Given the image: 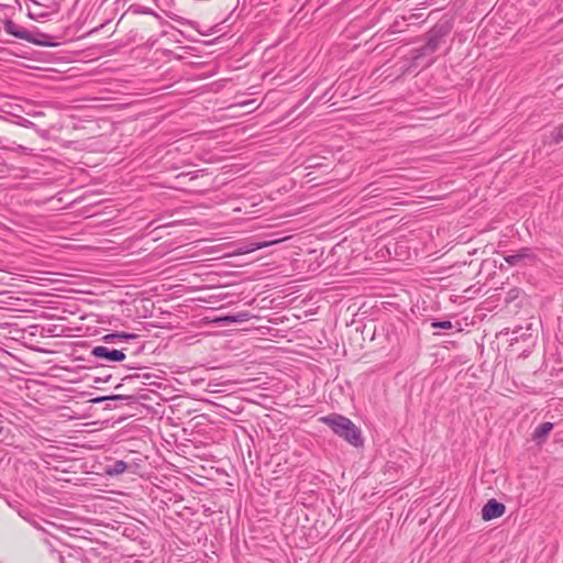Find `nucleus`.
<instances>
[{"instance_id": "12", "label": "nucleus", "mask_w": 563, "mask_h": 563, "mask_svg": "<svg viewBox=\"0 0 563 563\" xmlns=\"http://www.w3.org/2000/svg\"><path fill=\"white\" fill-rule=\"evenodd\" d=\"M119 335L118 339H123V340H130V339H135L137 335L136 334H133V333H125V332H122V333H118Z\"/></svg>"}, {"instance_id": "5", "label": "nucleus", "mask_w": 563, "mask_h": 563, "mask_svg": "<svg viewBox=\"0 0 563 563\" xmlns=\"http://www.w3.org/2000/svg\"><path fill=\"white\" fill-rule=\"evenodd\" d=\"M91 354L97 358H103L110 362H122L125 360V354L122 351L110 350L103 345L95 346Z\"/></svg>"}, {"instance_id": "16", "label": "nucleus", "mask_w": 563, "mask_h": 563, "mask_svg": "<svg viewBox=\"0 0 563 563\" xmlns=\"http://www.w3.org/2000/svg\"><path fill=\"white\" fill-rule=\"evenodd\" d=\"M45 15H46V14H40V15H38V13H35V16H38V19H40V18H43V16H45Z\"/></svg>"}, {"instance_id": "2", "label": "nucleus", "mask_w": 563, "mask_h": 563, "mask_svg": "<svg viewBox=\"0 0 563 563\" xmlns=\"http://www.w3.org/2000/svg\"><path fill=\"white\" fill-rule=\"evenodd\" d=\"M4 31L7 33L15 36L16 38L25 40L27 42H31V43L37 44V45H47V43L34 38L29 31L24 30L23 27H21L20 25H18L16 23H14L11 20H8L4 22Z\"/></svg>"}, {"instance_id": "14", "label": "nucleus", "mask_w": 563, "mask_h": 563, "mask_svg": "<svg viewBox=\"0 0 563 563\" xmlns=\"http://www.w3.org/2000/svg\"><path fill=\"white\" fill-rule=\"evenodd\" d=\"M117 333H110L103 336V341L109 343L112 342L114 339H118Z\"/></svg>"}, {"instance_id": "15", "label": "nucleus", "mask_w": 563, "mask_h": 563, "mask_svg": "<svg viewBox=\"0 0 563 563\" xmlns=\"http://www.w3.org/2000/svg\"><path fill=\"white\" fill-rule=\"evenodd\" d=\"M29 16L32 19V20H38V16H35L34 13L32 12H29Z\"/></svg>"}, {"instance_id": "6", "label": "nucleus", "mask_w": 563, "mask_h": 563, "mask_svg": "<svg viewBox=\"0 0 563 563\" xmlns=\"http://www.w3.org/2000/svg\"><path fill=\"white\" fill-rule=\"evenodd\" d=\"M287 238H280L272 241H264V242H250L239 249L240 254H247L251 252H254L256 250H261L274 244H277L279 242L285 241Z\"/></svg>"}, {"instance_id": "4", "label": "nucleus", "mask_w": 563, "mask_h": 563, "mask_svg": "<svg viewBox=\"0 0 563 563\" xmlns=\"http://www.w3.org/2000/svg\"><path fill=\"white\" fill-rule=\"evenodd\" d=\"M505 261L511 266L519 264L531 265L536 262V255L530 249H521L515 254L505 256Z\"/></svg>"}, {"instance_id": "10", "label": "nucleus", "mask_w": 563, "mask_h": 563, "mask_svg": "<svg viewBox=\"0 0 563 563\" xmlns=\"http://www.w3.org/2000/svg\"><path fill=\"white\" fill-rule=\"evenodd\" d=\"M552 139L555 143L563 141V123L554 129L552 132Z\"/></svg>"}, {"instance_id": "7", "label": "nucleus", "mask_w": 563, "mask_h": 563, "mask_svg": "<svg viewBox=\"0 0 563 563\" xmlns=\"http://www.w3.org/2000/svg\"><path fill=\"white\" fill-rule=\"evenodd\" d=\"M552 422H544L534 430L532 439L538 443H542L544 439L548 437V434L552 431Z\"/></svg>"}, {"instance_id": "9", "label": "nucleus", "mask_w": 563, "mask_h": 563, "mask_svg": "<svg viewBox=\"0 0 563 563\" xmlns=\"http://www.w3.org/2000/svg\"><path fill=\"white\" fill-rule=\"evenodd\" d=\"M126 470V464L123 461H117L111 471H109L110 474H121Z\"/></svg>"}, {"instance_id": "3", "label": "nucleus", "mask_w": 563, "mask_h": 563, "mask_svg": "<svg viewBox=\"0 0 563 563\" xmlns=\"http://www.w3.org/2000/svg\"><path fill=\"white\" fill-rule=\"evenodd\" d=\"M506 511L504 504L498 503L496 499H489L482 509V518L489 521L501 517Z\"/></svg>"}, {"instance_id": "1", "label": "nucleus", "mask_w": 563, "mask_h": 563, "mask_svg": "<svg viewBox=\"0 0 563 563\" xmlns=\"http://www.w3.org/2000/svg\"><path fill=\"white\" fill-rule=\"evenodd\" d=\"M328 424L335 434L345 439L350 444L360 446L363 443L361 430L346 417L330 415L320 419Z\"/></svg>"}, {"instance_id": "11", "label": "nucleus", "mask_w": 563, "mask_h": 563, "mask_svg": "<svg viewBox=\"0 0 563 563\" xmlns=\"http://www.w3.org/2000/svg\"><path fill=\"white\" fill-rule=\"evenodd\" d=\"M433 329H442V330H449L453 328V324L451 321H434L432 322Z\"/></svg>"}, {"instance_id": "8", "label": "nucleus", "mask_w": 563, "mask_h": 563, "mask_svg": "<svg viewBox=\"0 0 563 563\" xmlns=\"http://www.w3.org/2000/svg\"><path fill=\"white\" fill-rule=\"evenodd\" d=\"M247 318H249V313L241 312V313H238L234 316H225V317L218 318L216 321L220 322V323H233V322H243V321L247 320Z\"/></svg>"}, {"instance_id": "13", "label": "nucleus", "mask_w": 563, "mask_h": 563, "mask_svg": "<svg viewBox=\"0 0 563 563\" xmlns=\"http://www.w3.org/2000/svg\"><path fill=\"white\" fill-rule=\"evenodd\" d=\"M71 559H73L71 555H68V558H66L64 555L60 556L62 563H73ZM74 563H82V562L79 559H75Z\"/></svg>"}]
</instances>
